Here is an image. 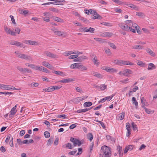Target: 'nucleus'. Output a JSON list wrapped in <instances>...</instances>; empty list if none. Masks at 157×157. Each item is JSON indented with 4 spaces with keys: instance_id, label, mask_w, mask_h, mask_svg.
I'll use <instances>...</instances> for the list:
<instances>
[{
    "instance_id": "1",
    "label": "nucleus",
    "mask_w": 157,
    "mask_h": 157,
    "mask_svg": "<svg viewBox=\"0 0 157 157\" xmlns=\"http://www.w3.org/2000/svg\"><path fill=\"white\" fill-rule=\"evenodd\" d=\"M111 148L109 147L104 145L101 148V153H102L104 157H110L111 155Z\"/></svg>"
},
{
    "instance_id": "2",
    "label": "nucleus",
    "mask_w": 157,
    "mask_h": 157,
    "mask_svg": "<svg viewBox=\"0 0 157 157\" xmlns=\"http://www.w3.org/2000/svg\"><path fill=\"white\" fill-rule=\"evenodd\" d=\"M14 53L18 58L26 60H32V58L30 56L21 53L19 52H15Z\"/></svg>"
},
{
    "instance_id": "3",
    "label": "nucleus",
    "mask_w": 157,
    "mask_h": 157,
    "mask_svg": "<svg viewBox=\"0 0 157 157\" xmlns=\"http://www.w3.org/2000/svg\"><path fill=\"white\" fill-rule=\"evenodd\" d=\"M114 63L117 65L122 66L123 65H133L134 63L128 61H124L122 60L116 59L114 60Z\"/></svg>"
},
{
    "instance_id": "4",
    "label": "nucleus",
    "mask_w": 157,
    "mask_h": 157,
    "mask_svg": "<svg viewBox=\"0 0 157 157\" xmlns=\"http://www.w3.org/2000/svg\"><path fill=\"white\" fill-rule=\"evenodd\" d=\"M0 88L6 90H20L21 89H17L12 86L0 84Z\"/></svg>"
},
{
    "instance_id": "5",
    "label": "nucleus",
    "mask_w": 157,
    "mask_h": 157,
    "mask_svg": "<svg viewBox=\"0 0 157 157\" xmlns=\"http://www.w3.org/2000/svg\"><path fill=\"white\" fill-rule=\"evenodd\" d=\"M132 71L129 69H125L123 71H120L119 74L121 75H123L127 76H128V74H132Z\"/></svg>"
},
{
    "instance_id": "6",
    "label": "nucleus",
    "mask_w": 157,
    "mask_h": 157,
    "mask_svg": "<svg viewBox=\"0 0 157 157\" xmlns=\"http://www.w3.org/2000/svg\"><path fill=\"white\" fill-rule=\"evenodd\" d=\"M44 54L47 56H48L51 58H58V55L52 53L48 51H45L44 52Z\"/></svg>"
},
{
    "instance_id": "7",
    "label": "nucleus",
    "mask_w": 157,
    "mask_h": 157,
    "mask_svg": "<svg viewBox=\"0 0 157 157\" xmlns=\"http://www.w3.org/2000/svg\"><path fill=\"white\" fill-rule=\"evenodd\" d=\"M87 98V97H86V98ZM85 98H86L84 97L82 98V97H78L72 99L71 100V101L74 102L75 103H77L84 100Z\"/></svg>"
},
{
    "instance_id": "8",
    "label": "nucleus",
    "mask_w": 157,
    "mask_h": 157,
    "mask_svg": "<svg viewBox=\"0 0 157 157\" xmlns=\"http://www.w3.org/2000/svg\"><path fill=\"white\" fill-rule=\"evenodd\" d=\"M17 68L19 71L23 73L29 72H30V70L27 68L21 67L19 66L17 67Z\"/></svg>"
},
{
    "instance_id": "9",
    "label": "nucleus",
    "mask_w": 157,
    "mask_h": 157,
    "mask_svg": "<svg viewBox=\"0 0 157 157\" xmlns=\"http://www.w3.org/2000/svg\"><path fill=\"white\" fill-rule=\"evenodd\" d=\"M141 102L142 104V107L143 108H144V107H145V106H147L149 105L143 97H142L141 98Z\"/></svg>"
},
{
    "instance_id": "10",
    "label": "nucleus",
    "mask_w": 157,
    "mask_h": 157,
    "mask_svg": "<svg viewBox=\"0 0 157 157\" xmlns=\"http://www.w3.org/2000/svg\"><path fill=\"white\" fill-rule=\"evenodd\" d=\"M10 44L11 45H16L17 47H22L23 46L22 43L14 40L11 41L10 43Z\"/></svg>"
},
{
    "instance_id": "11",
    "label": "nucleus",
    "mask_w": 157,
    "mask_h": 157,
    "mask_svg": "<svg viewBox=\"0 0 157 157\" xmlns=\"http://www.w3.org/2000/svg\"><path fill=\"white\" fill-rule=\"evenodd\" d=\"M5 31L8 34H10L12 36H15V33L13 31H11L9 28L5 27Z\"/></svg>"
},
{
    "instance_id": "12",
    "label": "nucleus",
    "mask_w": 157,
    "mask_h": 157,
    "mask_svg": "<svg viewBox=\"0 0 157 157\" xmlns=\"http://www.w3.org/2000/svg\"><path fill=\"white\" fill-rule=\"evenodd\" d=\"M113 35V33L109 32H104L101 34V35L103 37H110Z\"/></svg>"
},
{
    "instance_id": "13",
    "label": "nucleus",
    "mask_w": 157,
    "mask_h": 157,
    "mask_svg": "<svg viewBox=\"0 0 157 157\" xmlns=\"http://www.w3.org/2000/svg\"><path fill=\"white\" fill-rule=\"evenodd\" d=\"M36 70H39L40 71H43L44 72H47L48 70L46 68L39 66H36Z\"/></svg>"
},
{
    "instance_id": "14",
    "label": "nucleus",
    "mask_w": 157,
    "mask_h": 157,
    "mask_svg": "<svg viewBox=\"0 0 157 157\" xmlns=\"http://www.w3.org/2000/svg\"><path fill=\"white\" fill-rule=\"evenodd\" d=\"M133 146L131 145H129L125 148L124 154H126L128 151H131L133 149Z\"/></svg>"
},
{
    "instance_id": "15",
    "label": "nucleus",
    "mask_w": 157,
    "mask_h": 157,
    "mask_svg": "<svg viewBox=\"0 0 157 157\" xmlns=\"http://www.w3.org/2000/svg\"><path fill=\"white\" fill-rule=\"evenodd\" d=\"M55 34L59 36H65L66 35L65 33L64 32L59 31H55Z\"/></svg>"
},
{
    "instance_id": "16",
    "label": "nucleus",
    "mask_w": 157,
    "mask_h": 157,
    "mask_svg": "<svg viewBox=\"0 0 157 157\" xmlns=\"http://www.w3.org/2000/svg\"><path fill=\"white\" fill-rule=\"evenodd\" d=\"M127 5L128 6V7H129L130 8H133L134 10H137V11L139 10V7L138 6H137L135 5H134V4H128Z\"/></svg>"
},
{
    "instance_id": "17",
    "label": "nucleus",
    "mask_w": 157,
    "mask_h": 157,
    "mask_svg": "<svg viewBox=\"0 0 157 157\" xmlns=\"http://www.w3.org/2000/svg\"><path fill=\"white\" fill-rule=\"evenodd\" d=\"M73 81V80L70 78H66L63 79L59 81V82L62 83H67L69 82Z\"/></svg>"
},
{
    "instance_id": "18",
    "label": "nucleus",
    "mask_w": 157,
    "mask_h": 157,
    "mask_svg": "<svg viewBox=\"0 0 157 157\" xmlns=\"http://www.w3.org/2000/svg\"><path fill=\"white\" fill-rule=\"evenodd\" d=\"M51 1H54L56 3V5H63V4H61L60 2H65V1L64 0H50Z\"/></svg>"
},
{
    "instance_id": "19",
    "label": "nucleus",
    "mask_w": 157,
    "mask_h": 157,
    "mask_svg": "<svg viewBox=\"0 0 157 157\" xmlns=\"http://www.w3.org/2000/svg\"><path fill=\"white\" fill-rule=\"evenodd\" d=\"M39 43L37 41L31 40H29V44L36 46L39 45Z\"/></svg>"
},
{
    "instance_id": "20",
    "label": "nucleus",
    "mask_w": 157,
    "mask_h": 157,
    "mask_svg": "<svg viewBox=\"0 0 157 157\" xmlns=\"http://www.w3.org/2000/svg\"><path fill=\"white\" fill-rule=\"evenodd\" d=\"M93 18L94 19H101V17L96 12L93 14Z\"/></svg>"
},
{
    "instance_id": "21",
    "label": "nucleus",
    "mask_w": 157,
    "mask_h": 157,
    "mask_svg": "<svg viewBox=\"0 0 157 157\" xmlns=\"http://www.w3.org/2000/svg\"><path fill=\"white\" fill-rule=\"evenodd\" d=\"M79 63H75L71 65L70 66V68L71 69H74L77 68L78 69Z\"/></svg>"
},
{
    "instance_id": "22",
    "label": "nucleus",
    "mask_w": 157,
    "mask_h": 157,
    "mask_svg": "<svg viewBox=\"0 0 157 157\" xmlns=\"http://www.w3.org/2000/svg\"><path fill=\"white\" fill-rule=\"evenodd\" d=\"M125 115L124 112H122L121 113H120L117 116L118 119L120 120H122L123 119Z\"/></svg>"
},
{
    "instance_id": "23",
    "label": "nucleus",
    "mask_w": 157,
    "mask_h": 157,
    "mask_svg": "<svg viewBox=\"0 0 157 157\" xmlns=\"http://www.w3.org/2000/svg\"><path fill=\"white\" fill-rule=\"evenodd\" d=\"M95 65H98L99 64V62L97 59V57L96 56H94L93 59H92Z\"/></svg>"
},
{
    "instance_id": "24",
    "label": "nucleus",
    "mask_w": 157,
    "mask_h": 157,
    "mask_svg": "<svg viewBox=\"0 0 157 157\" xmlns=\"http://www.w3.org/2000/svg\"><path fill=\"white\" fill-rule=\"evenodd\" d=\"M82 144L81 142L78 140L76 139L74 143V146H75L77 145L80 146Z\"/></svg>"
},
{
    "instance_id": "25",
    "label": "nucleus",
    "mask_w": 157,
    "mask_h": 157,
    "mask_svg": "<svg viewBox=\"0 0 157 157\" xmlns=\"http://www.w3.org/2000/svg\"><path fill=\"white\" fill-rule=\"evenodd\" d=\"M95 29L94 28L90 27L88 29L87 27H86V32H90L91 33H94V31Z\"/></svg>"
},
{
    "instance_id": "26",
    "label": "nucleus",
    "mask_w": 157,
    "mask_h": 157,
    "mask_svg": "<svg viewBox=\"0 0 157 157\" xmlns=\"http://www.w3.org/2000/svg\"><path fill=\"white\" fill-rule=\"evenodd\" d=\"M155 67L154 65L152 63L149 64V66L147 68L148 70H151L155 69Z\"/></svg>"
},
{
    "instance_id": "27",
    "label": "nucleus",
    "mask_w": 157,
    "mask_h": 157,
    "mask_svg": "<svg viewBox=\"0 0 157 157\" xmlns=\"http://www.w3.org/2000/svg\"><path fill=\"white\" fill-rule=\"evenodd\" d=\"M92 75H93L94 76L98 78H101V76L100 74H99L98 73L96 72L93 71L92 72L91 74Z\"/></svg>"
},
{
    "instance_id": "28",
    "label": "nucleus",
    "mask_w": 157,
    "mask_h": 157,
    "mask_svg": "<svg viewBox=\"0 0 157 157\" xmlns=\"http://www.w3.org/2000/svg\"><path fill=\"white\" fill-rule=\"evenodd\" d=\"M137 64L138 65H139L142 67H144L145 66V63H143V62L141 61L137 60Z\"/></svg>"
},
{
    "instance_id": "29",
    "label": "nucleus",
    "mask_w": 157,
    "mask_h": 157,
    "mask_svg": "<svg viewBox=\"0 0 157 157\" xmlns=\"http://www.w3.org/2000/svg\"><path fill=\"white\" fill-rule=\"evenodd\" d=\"M93 138V136L91 133H89L87 135V139L91 141Z\"/></svg>"
},
{
    "instance_id": "30",
    "label": "nucleus",
    "mask_w": 157,
    "mask_h": 157,
    "mask_svg": "<svg viewBox=\"0 0 157 157\" xmlns=\"http://www.w3.org/2000/svg\"><path fill=\"white\" fill-rule=\"evenodd\" d=\"M54 73L56 75H59L63 77L66 76V75L63 74V72L62 71H55Z\"/></svg>"
},
{
    "instance_id": "31",
    "label": "nucleus",
    "mask_w": 157,
    "mask_h": 157,
    "mask_svg": "<svg viewBox=\"0 0 157 157\" xmlns=\"http://www.w3.org/2000/svg\"><path fill=\"white\" fill-rule=\"evenodd\" d=\"M78 69L82 71H86L87 70V67L84 66L82 65L79 64Z\"/></svg>"
},
{
    "instance_id": "32",
    "label": "nucleus",
    "mask_w": 157,
    "mask_h": 157,
    "mask_svg": "<svg viewBox=\"0 0 157 157\" xmlns=\"http://www.w3.org/2000/svg\"><path fill=\"white\" fill-rule=\"evenodd\" d=\"M143 48L140 45H134L132 46V48L134 49H140Z\"/></svg>"
},
{
    "instance_id": "33",
    "label": "nucleus",
    "mask_w": 157,
    "mask_h": 157,
    "mask_svg": "<svg viewBox=\"0 0 157 157\" xmlns=\"http://www.w3.org/2000/svg\"><path fill=\"white\" fill-rule=\"evenodd\" d=\"M52 88V86H50V87H48L47 88L43 89V90L45 92H52V91H53Z\"/></svg>"
},
{
    "instance_id": "34",
    "label": "nucleus",
    "mask_w": 157,
    "mask_h": 157,
    "mask_svg": "<svg viewBox=\"0 0 157 157\" xmlns=\"http://www.w3.org/2000/svg\"><path fill=\"white\" fill-rule=\"evenodd\" d=\"M15 32L14 33H15V36H16V34H19L20 32L21 31L20 29L19 28L15 27L14 29H13Z\"/></svg>"
},
{
    "instance_id": "35",
    "label": "nucleus",
    "mask_w": 157,
    "mask_h": 157,
    "mask_svg": "<svg viewBox=\"0 0 157 157\" xmlns=\"http://www.w3.org/2000/svg\"><path fill=\"white\" fill-rule=\"evenodd\" d=\"M146 52L149 53L150 55L153 56L154 55L153 52L152 50L148 48H147L146 49Z\"/></svg>"
},
{
    "instance_id": "36",
    "label": "nucleus",
    "mask_w": 157,
    "mask_h": 157,
    "mask_svg": "<svg viewBox=\"0 0 157 157\" xmlns=\"http://www.w3.org/2000/svg\"><path fill=\"white\" fill-rule=\"evenodd\" d=\"M53 18L54 20L58 22H62L63 21L62 19L57 17H53Z\"/></svg>"
},
{
    "instance_id": "37",
    "label": "nucleus",
    "mask_w": 157,
    "mask_h": 157,
    "mask_svg": "<svg viewBox=\"0 0 157 157\" xmlns=\"http://www.w3.org/2000/svg\"><path fill=\"white\" fill-rule=\"evenodd\" d=\"M139 89V88L138 86H135V87L132 89V90H130L129 91V96L130 95V93H132L133 92H135L136 91V90H138Z\"/></svg>"
},
{
    "instance_id": "38",
    "label": "nucleus",
    "mask_w": 157,
    "mask_h": 157,
    "mask_svg": "<svg viewBox=\"0 0 157 157\" xmlns=\"http://www.w3.org/2000/svg\"><path fill=\"white\" fill-rule=\"evenodd\" d=\"M92 105V103L90 102H86L84 104V106L85 107H88L91 106Z\"/></svg>"
},
{
    "instance_id": "39",
    "label": "nucleus",
    "mask_w": 157,
    "mask_h": 157,
    "mask_svg": "<svg viewBox=\"0 0 157 157\" xmlns=\"http://www.w3.org/2000/svg\"><path fill=\"white\" fill-rule=\"evenodd\" d=\"M63 147H66L69 148V149H72V145L71 143H68L67 144H66L65 145L63 146Z\"/></svg>"
},
{
    "instance_id": "40",
    "label": "nucleus",
    "mask_w": 157,
    "mask_h": 157,
    "mask_svg": "<svg viewBox=\"0 0 157 157\" xmlns=\"http://www.w3.org/2000/svg\"><path fill=\"white\" fill-rule=\"evenodd\" d=\"M13 137L11 134H9L6 139L5 142L6 143H8L10 140Z\"/></svg>"
},
{
    "instance_id": "41",
    "label": "nucleus",
    "mask_w": 157,
    "mask_h": 157,
    "mask_svg": "<svg viewBox=\"0 0 157 157\" xmlns=\"http://www.w3.org/2000/svg\"><path fill=\"white\" fill-rule=\"evenodd\" d=\"M16 112L17 111L16 110V109L13 108L11 109V110L10 112V114L9 115L10 116L11 115H14L16 113Z\"/></svg>"
},
{
    "instance_id": "42",
    "label": "nucleus",
    "mask_w": 157,
    "mask_h": 157,
    "mask_svg": "<svg viewBox=\"0 0 157 157\" xmlns=\"http://www.w3.org/2000/svg\"><path fill=\"white\" fill-rule=\"evenodd\" d=\"M132 101L133 103L136 106L138 105V103L136 101V98L135 97H133L132 98Z\"/></svg>"
},
{
    "instance_id": "43",
    "label": "nucleus",
    "mask_w": 157,
    "mask_h": 157,
    "mask_svg": "<svg viewBox=\"0 0 157 157\" xmlns=\"http://www.w3.org/2000/svg\"><path fill=\"white\" fill-rule=\"evenodd\" d=\"M49 10L50 11H53L56 13H58L59 12V10L56 8H51L49 9Z\"/></svg>"
},
{
    "instance_id": "44",
    "label": "nucleus",
    "mask_w": 157,
    "mask_h": 157,
    "mask_svg": "<svg viewBox=\"0 0 157 157\" xmlns=\"http://www.w3.org/2000/svg\"><path fill=\"white\" fill-rule=\"evenodd\" d=\"M124 25V29H123V30L125 31H129L130 29V26H128V25H127L126 24V25Z\"/></svg>"
},
{
    "instance_id": "45",
    "label": "nucleus",
    "mask_w": 157,
    "mask_h": 157,
    "mask_svg": "<svg viewBox=\"0 0 157 157\" xmlns=\"http://www.w3.org/2000/svg\"><path fill=\"white\" fill-rule=\"evenodd\" d=\"M101 24L107 26H112V24L109 23H108L106 22H103L102 23H101Z\"/></svg>"
},
{
    "instance_id": "46",
    "label": "nucleus",
    "mask_w": 157,
    "mask_h": 157,
    "mask_svg": "<svg viewBox=\"0 0 157 157\" xmlns=\"http://www.w3.org/2000/svg\"><path fill=\"white\" fill-rule=\"evenodd\" d=\"M117 148L118 151V152L119 153L120 156L121 155V152L122 151V147H121L119 145L117 147Z\"/></svg>"
},
{
    "instance_id": "47",
    "label": "nucleus",
    "mask_w": 157,
    "mask_h": 157,
    "mask_svg": "<svg viewBox=\"0 0 157 157\" xmlns=\"http://www.w3.org/2000/svg\"><path fill=\"white\" fill-rule=\"evenodd\" d=\"M132 127L133 128V130H136L137 129V125L134 123V122H132Z\"/></svg>"
},
{
    "instance_id": "48",
    "label": "nucleus",
    "mask_w": 157,
    "mask_h": 157,
    "mask_svg": "<svg viewBox=\"0 0 157 157\" xmlns=\"http://www.w3.org/2000/svg\"><path fill=\"white\" fill-rule=\"evenodd\" d=\"M78 55H73L70 56L68 58L69 59H75L78 57Z\"/></svg>"
},
{
    "instance_id": "49",
    "label": "nucleus",
    "mask_w": 157,
    "mask_h": 157,
    "mask_svg": "<svg viewBox=\"0 0 157 157\" xmlns=\"http://www.w3.org/2000/svg\"><path fill=\"white\" fill-rule=\"evenodd\" d=\"M44 134L46 138H48L50 136V133L48 131H45L44 132Z\"/></svg>"
},
{
    "instance_id": "50",
    "label": "nucleus",
    "mask_w": 157,
    "mask_h": 157,
    "mask_svg": "<svg viewBox=\"0 0 157 157\" xmlns=\"http://www.w3.org/2000/svg\"><path fill=\"white\" fill-rule=\"evenodd\" d=\"M99 87L101 90H103L106 88L107 86L105 84H102Z\"/></svg>"
},
{
    "instance_id": "51",
    "label": "nucleus",
    "mask_w": 157,
    "mask_h": 157,
    "mask_svg": "<svg viewBox=\"0 0 157 157\" xmlns=\"http://www.w3.org/2000/svg\"><path fill=\"white\" fill-rule=\"evenodd\" d=\"M72 54V51H66L63 53V55L65 56H67Z\"/></svg>"
},
{
    "instance_id": "52",
    "label": "nucleus",
    "mask_w": 157,
    "mask_h": 157,
    "mask_svg": "<svg viewBox=\"0 0 157 157\" xmlns=\"http://www.w3.org/2000/svg\"><path fill=\"white\" fill-rule=\"evenodd\" d=\"M105 50L106 53L109 55H110L111 54V53L110 50V49L107 48H105Z\"/></svg>"
},
{
    "instance_id": "53",
    "label": "nucleus",
    "mask_w": 157,
    "mask_h": 157,
    "mask_svg": "<svg viewBox=\"0 0 157 157\" xmlns=\"http://www.w3.org/2000/svg\"><path fill=\"white\" fill-rule=\"evenodd\" d=\"M80 20L82 21L83 22L87 23L88 22V21L85 18L83 17H80L79 18Z\"/></svg>"
},
{
    "instance_id": "54",
    "label": "nucleus",
    "mask_w": 157,
    "mask_h": 157,
    "mask_svg": "<svg viewBox=\"0 0 157 157\" xmlns=\"http://www.w3.org/2000/svg\"><path fill=\"white\" fill-rule=\"evenodd\" d=\"M145 110V111L148 114H150L151 112V110L150 109L146 108L145 107H144L143 108Z\"/></svg>"
},
{
    "instance_id": "55",
    "label": "nucleus",
    "mask_w": 157,
    "mask_h": 157,
    "mask_svg": "<svg viewBox=\"0 0 157 157\" xmlns=\"http://www.w3.org/2000/svg\"><path fill=\"white\" fill-rule=\"evenodd\" d=\"M109 44V46L112 48L114 49H115L116 48V47L115 45L113 43H112L111 42L108 43Z\"/></svg>"
},
{
    "instance_id": "56",
    "label": "nucleus",
    "mask_w": 157,
    "mask_h": 157,
    "mask_svg": "<svg viewBox=\"0 0 157 157\" xmlns=\"http://www.w3.org/2000/svg\"><path fill=\"white\" fill-rule=\"evenodd\" d=\"M77 151L75 149L74 151L69 152L68 153V154L70 155H74L77 152Z\"/></svg>"
},
{
    "instance_id": "57",
    "label": "nucleus",
    "mask_w": 157,
    "mask_h": 157,
    "mask_svg": "<svg viewBox=\"0 0 157 157\" xmlns=\"http://www.w3.org/2000/svg\"><path fill=\"white\" fill-rule=\"evenodd\" d=\"M66 115L65 114L58 115L57 117L60 118L65 119L66 118Z\"/></svg>"
},
{
    "instance_id": "58",
    "label": "nucleus",
    "mask_w": 157,
    "mask_h": 157,
    "mask_svg": "<svg viewBox=\"0 0 157 157\" xmlns=\"http://www.w3.org/2000/svg\"><path fill=\"white\" fill-rule=\"evenodd\" d=\"M42 18L44 21L46 22H48L50 21L49 18L48 17H42Z\"/></svg>"
},
{
    "instance_id": "59",
    "label": "nucleus",
    "mask_w": 157,
    "mask_h": 157,
    "mask_svg": "<svg viewBox=\"0 0 157 157\" xmlns=\"http://www.w3.org/2000/svg\"><path fill=\"white\" fill-rule=\"evenodd\" d=\"M142 30L146 33L149 34L150 33V31L147 29L144 28L142 29Z\"/></svg>"
},
{
    "instance_id": "60",
    "label": "nucleus",
    "mask_w": 157,
    "mask_h": 157,
    "mask_svg": "<svg viewBox=\"0 0 157 157\" xmlns=\"http://www.w3.org/2000/svg\"><path fill=\"white\" fill-rule=\"evenodd\" d=\"M61 86H52V90L53 91L54 90H58L61 87Z\"/></svg>"
},
{
    "instance_id": "61",
    "label": "nucleus",
    "mask_w": 157,
    "mask_h": 157,
    "mask_svg": "<svg viewBox=\"0 0 157 157\" xmlns=\"http://www.w3.org/2000/svg\"><path fill=\"white\" fill-rule=\"evenodd\" d=\"M13 138L12 137L11 139L10 140V141L9 143V144L10 145V146L11 147H13Z\"/></svg>"
},
{
    "instance_id": "62",
    "label": "nucleus",
    "mask_w": 157,
    "mask_h": 157,
    "mask_svg": "<svg viewBox=\"0 0 157 157\" xmlns=\"http://www.w3.org/2000/svg\"><path fill=\"white\" fill-rule=\"evenodd\" d=\"M10 17L11 18V21H12V23L14 24H15L16 23L15 22V20L14 19L13 16L12 15H10Z\"/></svg>"
},
{
    "instance_id": "63",
    "label": "nucleus",
    "mask_w": 157,
    "mask_h": 157,
    "mask_svg": "<svg viewBox=\"0 0 157 157\" xmlns=\"http://www.w3.org/2000/svg\"><path fill=\"white\" fill-rule=\"evenodd\" d=\"M75 89L77 90V91L78 92H79L80 93H82L83 92L82 90L81 89L78 87H76Z\"/></svg>"
},
{
    "instance_id": "64",
    "label": "nucleus",
    "mask_w": 157,
    "mask_h": 157,
    "mask_svg": "<svg viewBox=\"0 0 157 157\" xmlns=\"http://www.w3.org/2000/svg\"><path fill=\"white\" fill-rule=\"evenodd\" d=\"M144 13L141 12H137L136 15L140 17L143 16Z\"/></svg>"
}]
</instances>
